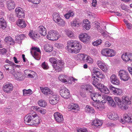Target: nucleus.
<instances>
[{
	"mask_svg": "<svg viewBox=\"0 0 132 132\" xmlns=\"http://www.w3.org/2000/svg\"><path fill=\"white\" fill-rule=\"evenodd\" d=\"M41 66L44 69L47 70L48 69V67L46 64L45 62H43Z\"/></svg>",
	"mask_w": 132,
	"mask_h": 132,
	"instance_id": "57",
	"label": "nucleus"
},
{
	"mask_svg": "<svg viewBox=\"0 0 132 132\" xmlns=\"http://www.w3.org/2000/svg\"><path fill=\"white\" fill-rule=\"evenodd\" d=\"M15 7V4L13 1L10 0L7 2V7L9 10L14 9Z\"/></svg>",
	"mask_w": 132,
	"mask_h": 132,
	"instance_id": "23",
	"label": "nucleus"
},
{
	"mask_svg": "<svg viewBox=\"0 0 132 132\" xmlns=\"http://www.w3.org/2000/svg\"><path fill=\"white\" fill-rule=\"evenodd\" d=\"M58 64H56L54 65L53 66V68L55 70L56 72H59L62 70V67L60 66H58Z\"/></svg>",
	"mask_w": 132,
	"mask_h": 132,
	"instance_id": "53",
	"label": "nucleus"
},
{
	"mask_svg": "<svg viewBox=\"0 0 132 132\" xmlns=\"http://www.w3.org/2000/svg\"><path fill=\"white\" fill-rule=\"evenodd\" d=\"M30 53L34 58L37 60H39L41 57V52L39 47H32L31 49Z\"/></svg>",
	"mask_w": 132,
	"mask_h": 132,
	"instance_id": "4",
	"label": "nucleus"
},
{
	"mask_svg": "<svg viewBox=\"0 0 132 132\" xmlns=\"http://www.w3.org/2000/svg\"><path fill=\"white\" fill-rule=\"evenodd\" d=\"M122 101L128 105H129L131 104V102L129 99L128 96L124 95L122 97Z\"/></svg>",
	"mask_w": 132,
	"mask_h": 132,
	"instance_id": "35",
	"label": "nucleus"
},
{
	"mask_svg": "<svg viewBox=\"0 0 132 132\" xmlns=\"http://www.w3.org/2000/svg\"><path fill=\"white\" fill-rule=\"evenodd\" d=\"M90 95L91 97V99L94 101H97L98 99V97L101 96V95L97 93H90Z\"/></svg>",
	"mask_w": 132,
	"mask_h": 132,
	"instance_id": "32",
	"label": "nucleus"
},
{
	"mask_svg": "<svg viewBox=\"0 0 132 132\" xmlns=\"http://www.w3.org/2000/svg\"><path fill=\"white\" fill-rule=\"evenodd\" d=\"M13 86L12 84L8 83L4 84L3 86V91L6 93H10L13 90Z\"/></svg>",
	"mask_w": 132,
	"mask_h": 132,
	"instance_id": "14",
	"label": "nucleus"
},
{
	"mask_svg": "<svg viewBox=\"0 0 132 132\" xmlns=\"http://www.w3.org/2000/svg\"><path fill=\"white\" fill-rule=\"evenodd\" d=\"M109 88L113 94L117 95H121L123 93L122 90L121 89L116 88L111 85L109 86Z\"/></svg>",
	"mask_w": 132,
	"mask_h": 132,
	"instance_id": "12",
	"label": "nucleus"
},
{
	"mask_svg": "<svg viewBox=\"0 0 132 132\" xmlns=\"http://www.w3.org/2000/svg\"><path fill=\"white\" fill-rule=\"evenodd\" d=\"M86 60L87 62L89 64H92L93 63V60L89 56L87 55Z\"/></svg>",
	"mask_w": 132,
	"mask_h": 132,
	"instance_id": "56",
	"label": "nucleus"
},
{
	"mask_svg": "<svg viewBox=\"0 0 132 132\" xmlns=\"http://www.w3.org/2000/svg\"><path fill=\"white\" fill-rule=\"evenodd\" d=\"M38 104L39 105L40 107H45L47 105V103L44 100H41L38 102Z\"/></svg>",
	"mask_w": 132,
	"mask_h": 132,
	"instance_id": "41",
	"label": "nucleus"
},
{
	"mask_svg": "<svg viewBox=\"0 0 132 132\" xmlns=\"http://www.w3.org/2000/svg\"><path fill=\"white\" fill-rule=\"evenodd\" d=\"M66 34L68 37L71 38H73L75 37L74 34L70 30L66 31Z\"/></svg>",
	"mask_w": 132,
	"mask_h": 132,
	"instance_id": "46",
	"label": "nucleus"
},
{
	"mask_svg": "<svg viewBox=\"0 0 132 132\" xmlns=\"http://www.w3.org/2000/svg\"><path fill=\"white\" fill-rule=\"evenodd\" d=\"M45 50L47 52H50L53 50V47L50 44H46L44 46Z\"/></svg>",
	"mask_w": 132,
	"mask_h": 132,
	"instance_id": "31",
	"label": "nucleus"
},
{
	"mask_svg": "<svg viewBox=\"0 0 132 132\" xmlns=\"http://www.w3.org/2000/svg\"><path fill=\"white\" fill-rule=\"evenodd\" d=\"M123 116L124 119L126 121L128 122L132 121V118L130 117L128 114H125Z\"/></svg>",
	"mask_w": 132,
	"mask_h": 132,
	"instance_id": "40",
	"label": "nucleus"
},
{
	"mask_svg": "<svg viewBox=\"0 0 132 132\" xmlns=\"http://www.w3.org/2000/svg\"><path fill=\"white\" fill-rule=\"evenodd\" d=\"M119 107L123 110H126L128 108V105L123 104V105L119 106Z\"/></svg>",
	"mask_w": 132,
	"mask_h": 132,
	"instance_id": "61",
	"label": "nucleus"
},
{
	"mask_svg": "<svg viewBox=\"0 0 132 132\" xmlns=\"http://www.w3.org/2000/svg\"><path fill=\"white\" fill-rule=\"evenodd\" d=\"M92 78H93V85L96 87L98 88L100 85V83L98 82L99 79L96 78V76L94 75H92Z\"/></svg>",
	"mask_w": 132,
	"mask_h": 132,
	"instance_id": "25",
	"label": "nucleus"
},
{
	"mask_svg": "<svg viewBox=\"0 0 132 132\" xmlns=\"http://www.w3.org/2000/svg\"><path fill=\"white\" fill-rule=\"evenodd\" d=\"M34 110H35L38 113H40L41 114H45L46 112L45 109H43L40 107L36 106H33L31 107Z\"/></svg>",
	"mask_w": 132,
	"mask_h": 132,
	"instance_id": "20",
	"label": "nucleus"
},
{
	"mask_svg": "<svg viewBox=\"0 0 132 132\" xmlns=\"http://www.w3.org/2000/svg\"><path fill=\"white\" fill-rule=\"evenodd\" d=\"M60 37V35L58 32L54 30L49 31L47 36V39L53 41L57 40Z\"/></svg>",
	"mask_w": 132,
	"mask_h": 132,
	"instance_id": "3",
	"label": "nucleus"
},
{
	"mask_svg": "<svg viewBox=\"0 0 132 132\" xmlns=\"http://www.w3.org/2000/svg\"><path fill=\"white\" fill-rule=\"evenodd\" d=\"M77 132H88L87 130L85 128H80L77 130Z\"/></svg>",
	"mask_w": 132,
	"mask_h": 132,
	"instance_id": "58",
	"label": "nucleus"
},
{
	"mask_svg": "<svg viewBox=\"0 0 132 132\" xmlns=\"http://www.w3.org/2000/svg\"><path fill=\"white\" fill-rule=\"evenodd\" d=\"M55 23L59 26H61L63 27L65 25V21L61 18H60Z\"/></svg>",
	"mask_w": 132,
	"mask_h": 132,
	"instance_id": "39",
	"label": "nucleus"
},
{
	"mask_svg": "<svg viewBox=\"0 0 132 132\" xmlns=\"http://www.w3.org/2000/svg\"><path fill=\"white\" fill-rule=\"evenodd\" d=\"M84 24L83 27L87 30H89L90 28V22L87 19L83 20Z\"/></svg>",
	"mask_w": 132,
	"mask_h": 132,
	"instance_id": "30",
	"label": "nucleus"
},
{
	"mask_svg": "<svg viewBox=\"0 0 132 132\" xmlns=\"http://www.w3.org/2000/svg\"><path fill=\"white\" fill-rule=\"evenodd\" d=\"M110 80L111 83L113 84L118 85L120 83L119 80L115 75H113L111 76Z\"/></svg>",
	"mask_w": 132,
	"mask_h": 132,
	"instance_id": "19",
	"label": "nucleus"
},
{
	"mask_svg": "<svg viewBox=\"0 0 132 132\" xmlns=\"http://www.w3.org/2000/svg\"><path fill=\"white\" fill-rule=\"evenodd\" d=\"M42 93L45 95H48L50 94L52 95V91L48 87L41 88Z\"/></svg>",
	"mask_w": 132,
	"mask_h": 132,
	"instance_id": "28",
	"label": "nucleus"
},
{
	"mask_svg": "<svg viewBox=\"0 0 132 132\" xmlns=\"http://www.w3.org/2000/svg\"><path fill=\"white\" fill-rule=\"evenodd\" d=\"M53 116L55 120L57 123H61L63 122V116L61 113L56 112L54 113Z\"/></svg>",
	"mask_w": 132,
	"mask_h": 132,
	"instance_id": "11",
	"label": "nucleus"
},
{
	"mask_svg": "<svg viewBox=\"0 0 132 132\" xmlns=\"http://www.w3.org/2000/svg\"><path fill=\"white\" fill-rule=\"evenodd\" d=\"M38 31L41 36H45L46 34V29L43 26H40L38 27Z\"/></svg>",
	"mask_w": 132,
	"mask_h": 132,
	"instance_id": "26",
	"label": "nucleus"
},
{
	"mask_svg": "<svg viewBox=\"0 0 132 132\" xmlns=\"http://www.w3.org/2000/svg\"><path fill=\"white\" fill-rule=\"evenodd\" d=\"M74 14L71 11H69L65 14L64 16L66 19H68L70 17L73 16Z\"/></svg>",
	"mask_w": 132,
	"mask_h": 132,
	"instance_id": "51",
	"label": "nucleus"
},
{
	"mask_svg": "<svg viewBox=\"0 0 132 132\" xmlns=\"http://www.w3.org/2000/svg\"><path fill=\"white\" fill-rule=\"evenodd\" d=\"M22 92L24 96H30L33 93V92L30 89L28 90L24 89L22 90Z\"/></svg>",
	"mask_w": 132,
	"mask_h": 132,
	"instance_id": "34",
	"label": "nucleus"
},
{
	"mask_svg": "<svg viewBox=\"0 0 132 132\" xmlns=\"http://www.w3.org/2000/svg\"><path fill=\"white\" fill-rule=\"evenodd\" d=\"M81 88L84 90L89 92L90 93L93 92V87L89 84H84L81 86Z\"/></svg>",
	"mask_w": 132,
	"mask_h": 132,
	"instance_id": "18",
	"label": "nucleus"
},
{
	"mask_svg": "<svg viewBox=\"0 0 132 132\" xmlns=\"http://www.w3.org/2000/svg\"><path fill=\"white\" fill-rule=\"evenodd\" d=\"M80 40L84 43H88L90 40V37L87 34L85 33H81L79 36Z\"/></svg>",
	"mask_w": 132,
	"mask_h": 132,
	"instance_id": "8",
	"label": "nucleus"
},
{
	"mask_svg": "<svg viewBox=\"0 0 132 132\" xmlns=\"http://www.w3.org/2000/svg\"><path fill=\"white\" fill-rule=\"evenodd\" d=\"M29 35L31 38L35 40H37L39 37V35L37 34V32L32 30L30 31Z\"/></svg>",
	"mask_w": 132,
	"mask_h": 132,
	"instance_id": "21",
	"label": "nucleus"
},
{
	"mask_svg": "<svg viewBox=\"0 0 132 132\" xmlns=\"http://www.w3.org/2000/svg\"><path fill=\"white\" fill-rule=\"evenodd\" d=\"M16 23L19 27L21 29L25 28L27 26L24 21L22 19H19Z\"/></svg>",
	"mask_w": 132,
	"mask_h": 132,
	"instance_id": "22",
	"label": "nucleus"
},
{
	"mask_svg": "<svg viewBox=\"0 0 132 132\" xmlns=\"http://www.w3.org/2000/svg\"><path fill=\"white\" fill-rule=\"evenodd\" d=\"M5 14L3 12L0 13V28L4 29L6 27L7 23L4 18Z\"/></svg>",
	"mask_w": 132,
	"mask_h": 132,
	"instance_id": "9",
	"label": "nucleus"
},
{
	"mask_svg": "<svg viewBox=\"0 0 132 132\" xmlns=\"http://www.w3.org/2000/svg\"><path fill=\"white\" fill-rule=\"evenodd\" d=\"M57 64L62 67L64 65L63 62L62 61L60 60H57Z\"/></svg>",
	"mask_w": 132,
	"mask_h": 132,
	"instance_id": "63",
	"label": "nucleus"
},
{
	"mask_svg": "<svg viewBox=\"0 0 132 132\" xmlns=\"http://www.w3.org/2000/svg\"><path fill=\"white\" fill-rule=\"evenodd\" d=\"M101 53L104 56L111 57L115 55L116 52L112 49L105 48L102 50Z\"/></svg>",
	"mask_w": 132,
	"mask_h": 132,
	"instance_id": "6",
	"label": "nucleus"
},
{
	"mask_svg": "<svg viewBox=\"0 0 132 132\" xmlns=\"http://www.w3.org/2000/svg\"><path fill=\"white\" fill-rule=\"evenodd\" d=\"M67 76L65 75H60L59 77V80L61 82H67L66 79H67Z\"/></svg>",
	"mask_w": 132,
	"mask_h": 132,
	"instance_id": "38",
	"label": "nucleus"
},
{
	"mask_svg": "<svg viewBox=\"0 0 132 132\" xmlns=\"http://www.w3.org/2000/svg\"><path fill=\"white\" fill-rule=\"evenodd\" d=\"M101 91L102 93L105 94H108L109 92L108 89L104 86L102 88H101Z\"/></svg>",
	"mask_w": 132,
	"mask_h": 132,
	"instance_id": "50",
	"label": "nucleus"
},
{
	"mask_svg": "<svg viewBox=\"0 0 132 132\" xmlns=\"http://www.w3.org/2000/svg\"><path fill=\"white\" fill-rule=\"evenodd\" d=\"M118 76L120 80L124 81H128L130 79L128 72L123 69L120 70L119 71Z\"/></svg>",
	"mask_w": 132,
	"mask_h": 132,
	"instance_id": "5",
	"label": "nucleus"
},
{
	"mask_svg": "<svg viewBox=\"0 0 132 132\" xmlns=\"http://www.w3.org/2000/svg\"><path fill=\"white\" fill-rule=\"evenodd\" d=\"M103 103H98L97 101H94L93 103V105L95 107L96 109H99L100 108L103 107Z\"/></svg>",
	"mask_w": 132,
	"mask_h": 132,
	"instance_id": "37",
	"label": "nucleus"
},
{
	"mask_svg": "<svg viewBox=\"0 0 132 132\" xmlns=\"http://www.w3.org/2000/svg\"><path fill=\"white\" fill-rule=\"evenodd\" d=\"M3 69L5 71H8L11 73L14 71L15 69L14 68L12 65L10 64H7L5 65L3 68Z\"/></svg>",
	"mask_w": 132,
	"mask_h": 132,
	"instance_id": "24",
	"label": "nucleus"
},
{
	"mask_svg": "<svg viewBox=\"0 0 132 132\" xmlns=\"http://www.w3.org/2000/svg\"><path fill=\"white\" fill-rule=\"evenodd\" d=\"M15 12L17 17L19 18L24 17L25 13L23 9L20 7H17L15 10Z\"/></svg>",
	"mask_w": 132,
	"mask_h": 132,
	"instance_id": "15",
	"label": "nucleus"
},
{
	"mask_svg": "<svg viewBox=\"0 0 132 132\" xmlns=\"http://www.w3.org/2000/svg\"><path fill=\"white\" fill-rule=\"evenodd\" d=\"M97 64L102 71L104 72L107 71L108 68L104 63H103L100 60H98L97 62Z\"/></svg>",
	"mask_w": 132,
	"mask_h": 132,
	"instance_id": "17",
	"label": "nucleus"
},
{
	"mask_svg": "<svg viewBox=\"0 0 132 132\" xmlns=\"http://www.w3.org/2000/svg\"><path fill=\"white\" fill-rule=\"evenodd\" d=\"M67 49L72 53H77L82 48L80 43L77 41L71 40L67 43Z\"/></svg>",
	"mask_w": 132,
	"mask_h": 132,
	"instance_id": "2",
	"label": "nucleus"
},
{
	"mask_svg": "<svg viewBox=\"0 0 132 132\" xmlns=\"http://www.w3.org/2000/svg\"><path fill=\"white\" fill-rule=\"evenodd\" d=\"M102 42V41L101 39H98L93 42L92 44L93 46H96L98 45H100Z\"/></svg>",
	"mask_w": 132,
	"mask_h": 132,
	"instance_id": "55",
	"label": "nucleus"
},
{
	"mask_svg": "<svg viewBox=\"0 0 132 132\" xmlns=\"http://www.w3.org/2000/svg\"><path fill=\"white\" fill-rule=\"evenodd\" d=\"M79 105L73 103H71L70 104L68 105V108L69 110H76L77 109L79 108Z\"/></svg>",
	"mask_w": 132,
	"mask_h": 132,
	"instance_id": "29",
	"label": "nucleus"
},
{
	"mask_svg": "<svg viewBox=\"0 0 132 132\" xmlns=\"http://www.w3.org/2000/svg\"><path fill=\"white\" fill-rule=\"evenodd\" d=\"M13 72L11 73V74L13 76L15 80H22L23 79V75L21 72L15 70V69Z\"/></svg>",
	"mask_w": 132,
	"mask_h": 132,
	"instance_id": "10",
	"label": "nucleus"
},
{
	"mask_svg": "<svg viewBox=\"0 0 132 132\" xmlns=\"http://www.w3.org/2000/svg\"><path fill=\"white\" fill-rule=\"evenodd\" d=\"M108 103L109 105L113 107H115L116 106L115 103L113 99L109 102Z\"/></svg>",
	"mask_w": 132,
	"mask_h": 132,
	"instance_id": "59",
	"label": "nucleus"
},
{
	"mask_svg": "<svg viewBox=\"0 0 132 132\" xmlns=\"http://www.w3.org/2000/svg\"><path fill=\"white\" fill-rule=\"evenodd\" d=\"M76 56L78 58V59H79L81 61H84L86 60L87 55L85 54L79 53Z\"/></svg>",
	"mask_w": 132,
	"mask_h": 132,
	"instance_id": "33",
	"label": "nucleus"
},
{
	"mask_svg": "<svg viewBox=\"0 0 132 132\" xmlns=\"http://www.w3.org/2000/svg\"><path fill=\"white\" fill-rule=\"evenodd\" d=\"M53 15V20L55 22L61 18L59 14L57 13H54Z\"/></svg>",
	"mask_w": 132,
	"mask_h": 132,
	"instance_id": "45",
	"label": "nucleus"
},
{
	"mask_svg": "<svg viewBox=\"0 0 132 132\" xmlns=\"http://www.w3.org/2000/svg\"><path fill=\"white\" fill-rule=\"evenodd\" d=\"M95 75H96V77L101 79H103L105 77L104 74H103L100 71L99 72H98L97 74H95Z\"/></svg>",
	"mask_w": 132,
	"mask_h": 132,
	"instance_id": "47",
	"label": "nucleus"
},
{
	"mask_svg": "<svg viewBox=\"0 0 132 132\" xmlns=\"http://www.w3.org/2000/svg\"><path fill=\"white\" fill-rule=\"evenodd\" d=\"M30 2L35 4H39L40 1V0H28Z\"/></svg>",
	"mask_w": 132,
	"mask_h": 132,
	"instance_id": "60",
	"label": "nucleus"
},
{
	"mask_svg": "<svg viewBox=\"0 0 132 132\" xmlns=\"http://www.w3.org/2000/svg\"><path fill=\"white\" fill-rule=\"evenodd\" d=\"M24 121L26 125L31 126H37L40 123L38 115L33 111L24 117Z\"/></svg>",
	"mask_w": 132,
	"mask_h": 132,
	"instance_id": "1",
	"label": "nucleus"
},
{
	"mask_svg": "<svg viewBox=\"0 0 132 132\" xmlns=\"http://www.w3.org/2000/svg\"><path fill=\"white\" fill-rule=\"evenodd\" d=\"M79 22L76 20H75L71 22V26L73 27H78L79 25Z\"/></svg>",
	"mask_w": 132,
	"mask_h": 132,
	"instance_id": "48",
	"label": "nucleus"
},
{
	"mask_svg": "<svg viewBox=\"0 0 132 132\" xmlns=\"http://www.w3.org/2000/svg\"><path fill=\"white\" fill-rule=\"evenodd\" d=\"M60 93L61 96L65 99H68L70 97V91L66 88L60 89Z\"/></svg>",
	"mask_w": 132,
	"mask_h": 132,
	"instance_id": "7",
	"label": "nucleus"
},
{
	"mask_svg": "<svg viewBox=\"0 0 132 132\" xmlns=\"http://www.w3.org/2000/svg\"><path fill=\"white\" fill-rule=\"evenodd\" d=\"M25 37V36L24 34H22L16 36V40L18 42H20L21 40L24 39Z\"/></svg>",
	"mask_w": 132,
	"mask_h": 132,
	"instance_id": "42",
	"label": "nucleus"
},
{
	"mask_svg": "<svg viewBox=\"0 0 132 132\" xmlns=\"http://www.w3.org/2000/svg\"><path fill=\"white\" fill-rule=\"evenodd\" d=\"M100 25V24L99 23H97L95 25V27L96 28L97 30L98 31H101Z\"/></svg>",
	"mask_w": 132,
	"mask_h": 132,
	"instance_id": "64",
	"label": "nucleus"
},
{
	"mask_svg": "<svg viewBox=\"0 0 132 132\" xmlns=\"http://www.w3.org/2000/svg\"><path fill=\"white\" fill-rule=\"evenodd\" d=\"M114 99L116 103L119 106H120L122 103L120 98L118 97H114Z\"/></svg>",
	"mask_w": 132,
	"mask_h": 132,
	"instance_id": "52",
	"label": "nucleus"
},
{
	"mask_svg": "<svg viewBox=\"0 0 132 132\" xmlns=\"http://www.w3.org/2000/svg\"><path fill=\"white\" fill-rule=\"evenodd\" d=\"M31 70H26L24 71V73L26 76L28 77L30 73L31 72Z\"/></svg>",
	"mask_w": 132,
	"mask_h": 132,
	"instance_id": "62",
	"label": "nucleus"
},
{
	"mask_svg": "<svg viewBox=\"0 0 132 132\" xmlns=\"http://www.w3.org/2000/svg\"><path fill=\"white\" fill-rule=\"evenodd\" d=\"M102 123V120L98 119H96L94 120L92 123V124L93 126L97 127L101 126Z\"/></svg>",
	"mask_w": 132,
	"mask_h": 132,
	"instance_id": "27",
	"label": "nucleus"
},
{
	"mask_svg": "<svg viewBox=\"0 0 132 132\" xmlns=\"http://www.w3.org/2000/svg\"><path fill=\"white\" fill-rule=\"evenodd\" d=\"M5 41L7 43H9L10 42H14V40L12 39L11 37L9 36L6 37L4 39Z\"/></svg>",
	"mask_w": 132,
	"mask_h": 132,
	"instance_id": "54",
	"label": "nucleus"
},
{
	"mask_svg": "<svg viewBox=\"0 0 132 132\" xmlns=\"http://www.w3.org/2000/svg\"><path fill=\"white\" fill-rule=\"evenodd\" d=\"M49 61L53 64V66L54 65L56 64L57 62V60L56 58L51 57L49 59Z\"/></svg>",
	"mask_w": 132,
	"mask_h": 132,
	"instance_id": "49",
	"label": "nucleus"
},
{
	"mask_svg": "<svg viewBox=\"0 0 132 132\" xmlns=\"http://www.w3.org/2000/svg\"><path fill=\"white\" fill-rule=\"evenodd\" d=\"M28 77L36 79V78H37V75L36 72L31 71Z\"/></svg>",
	"mask_w": 132,
	"mask_h": 132,
	"instance_id": "43",
	"label": "nucleus"
},
{
	"mask_svg": "<svg viewBox=\"0 0 132 132\" xmlns=\"http://www.w3.org/2000/svg\"><path fill=\"white\" fill-rule=\"evenodd\" d=\"M59 101V97L56 95H52L50 97L49 102L52 105L56 104Z\"/></svg>",
	"mask_w": 132,
	"mask_h": 132,
	"instance_id": "16",
	"label": "nucleus"
},
{
	"mask_svg": "<svg viewBox=\"0 0 132 132\" xmlns=\"http://www.w3.org/2000/svg\"><path fill=\"white\" fill-rule=\"evenodd\" d=\"M122 60L127 62L130 61H132V54L130 53H125L123 54L121 56Z\"/></svg>",
	"mask_w": 132,
	"mask_h": 132,
	"instance_id": "13",
	"label": "nucleus"
},
{
	"mask_svg": "<svg viewBox=\"0 0 132 132\" xmlns=\"http://www.w3.org/2000/svg\"><path fill=\"white\" fill-rule=\"evenodd\" d=\"M86 111L88 113H93L95 111L93 108L90 106L87 105L85 108Z\"/></svg>",
	"mask_w": 132,
	"mask_h": 132,
	"instance_id": "44",
	"label": "nucleus"
},
{
	"mask_svg": "<svg viewBox=\"0 0 132 132\" xmlns=\"http://www.w3.org/2000/svg\"><path fill=\"white\" fill-rule=\"evenodd\" d=\"M109 118L110 119L115 120L118 119V116L116 113H113L110 114Z\"/></svg>",
	"mask_w": 132,
	"mask_h": 132,
	"instance_id": "36",
	"label": "nucleus"
}]
</instances>
